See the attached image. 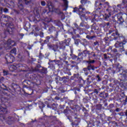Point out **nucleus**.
<instances>
[{
	"mask_svg": "<svg viewBox=\"0 0 127 127\" xmlns=\"http://www.w3.org/2000/svg\"><path fill=\"white\" fill-rule=\"evenodd\" d=\"M105 2V0H97L95 3L94 8L96 12H99V14H101L103 11V10L108 7V8L106 9V13L103 16L104 20L108 21L109 19L110 16L113 14V11L112 10L113 7L109 5L108 2Z\"/></svg>",
	"mask_w": 127,
	"mask_h": 127,
	"instance_id": "nucleus-1",
	"label": "nucleus"
},
{
	"mask_svg": "<svg viewBox=\"0 0 127 127\" xmlns=\"http://www.w3.org/2000/svg\"><path fill=\"white\" fill-rule=\"evenodd\" d=\"M59 32L57 31L55 36H53L52 35L46 36V39L44 40V42L47 43L48 48L54 51L55 52L59 51V45L54 44L55 42H59Z\"/></svg>",
	"mask_w": 127,
	"mask_h": 127,
	"instance_id": "nucleus-2",
	"label": "nucleus"
},
{
	"mask_svg": "<svg viewBox=\"0 0 127 127\" xmlns=\"http://www.w3.org/2000/svg\"><path fill=\"white\" fill-rule=\"evenodd\" d=\"M80 3L81 4L78 6L73 8L72 12L77 14L80 18H82L85 16L86 8L85 7H88V5L91 4V1L88 0H81Z\"/></svg>",
	"mask_w": 127,
	"mask_h": 127,
	"instance_id": "nucleus-3",
	"label": "nucleus"
},
{
	"mask_svg": "<svg viewBox=\"0 0 127 127\" xmlns=\"http://www.w3.org/2000/svg\"><path fill=\"white\" fill-rule=\"evenodd\" d=\"M123 14L122 12H119L115 14L112 18H113L112 22L113 25L115 28H116L117 24H122L125 22V19L123 17Z\"/></svg>",
	"mask_w": 127,
	"mask_h": 127,
	"instance_id": "nucleus-4",
	"label": "nucleus"
},
{
	"mask_svg": "<svg viewBox=\"0 0 127 127\" xmlns=\"http://www.w3.org/2000/svg\"><path fill=\"white\" fill-rule=\"evenodd\" d=\"M108 34L111 35L113 37V40H121V39H124L123 35L119 33L118 30H114L113 29L109 30L108 31Z\"/></svg>",
	"mask_w": 127,
	"mask_h": 127,
	"instance_id": "nucleus-5",
	"label": "nucleus"
},
{
	"mask_svg": "<svg viewBox=\"0 0 127 127\" xmlns=\"http://www.w3.org/2000/svg\"><path fill=\"white\" fill-rule=\"evenodd\" d=\"M127 43V41L126 40H123L122 42L117 41L114 45L116 48H118L119 51L122 53L125 52V47L124 45Z\"/></svg>",
	"mask_w": 127,
	"mask_h": 127,
	"instance_id": "nucleus-6",
	"label": "nucleus"
},
{
	"mask_svg": "<svg viewBox=\"0 0 127 127\" xmlns=\"http://www.w3.org/2000/svg\"><path fill=\"white\" fill-rule=\"evenodd\" d=\"M34 0H18V6L21 11H22L24 9V4L30 5L32 3V1Z\"/></svg>",
	"mask_w": 127,
	"mask_h": 127,
	"instance_id": "nucleus-7",
	"label": "nucleus"
},
{
	"mask_svg": "<svg viewBox=\"0 0 127 127\" xmlns=\"http://www.w3.org/2000/svg\"><path fill=\"white\" fill-rule=\"evenodd\" d=\"M70 41L71 39L68 38L67 40H65L64 41L59 42V45H58L59 51L61 49L63 51L64 50L66 46H69Z\"/></svg>",
	"mask_w": 127,
	"mask_h": 127,
	"instance_id": "nucleus-8",
	"label": "nucleus"
},
{
	"mask_svg": "<svg viewBox=\"0 0 127 127\" xmlns=\"http://www.w3.org/2000/svg\"><path fill=\"white\" fill-rule=\"evenodd\" d=\"M89 51L87 50H85L83 51L82 53H78V58H77V64H79L83 60V57H86L87 55H89Z\"/></svg>",
	"mask_w": 127,
	"mask_h": 127,
	"instance_id": "nucleus-9",
	"label": "nucleus"
},
{
	"mask_svg": "<svg viewBox=\"0 0 127 127\" xmlns=\"http://www.w3.org/2000/svg\"><path fill=\"white\" fill-rule=\"evenodd\" d=\"M89 32V34H100L101 32L100 29L97 27L94 26V24L91 25V28L89 30H87Z\"/></svg>",
	"mask_w": 127,
	"mask_h": 127,
	"instance_id": "nucleus-10",
	"label": "nucleus"
},
{
	"mask_svg": "<svg viewBox=\"0 0 127 127\" xmlns=\"http://www.w3.org/2000/svg\"><path fill=\"white\" fill-rule=\"evenodd\" d=\"M47 6L49 9V11L47 9H43L42 14H48L50 12H53L54 11V6L52 4L51 2H49L47 3Z\"/></svg>",
	"mask_w": 127,
	"mask_h": 127,
	"instance_id": "nucleus-11",
	"label": "nucleus"
},
{
	"mask_svg": "<svg viewBox=\"0 0 127 127\" xmlns=\"http://www.w3.org/2000/svg\"><path fill=\"white\" fill-rule=\"evenodd\" d=\"M77 29H75L73 28H72V30L73 31L72 32H70V34L71 35H73V34H75V35H78V32H79V34L80 35H83L84 33V30H85V29L84 28H80L79 29L78 28H76Z\"/></svg>",
	"mask_w": 127,
	"mask_h": 127,
	"instance_id": "nucleus-12",
	"label": "nucleus"
},
{
	"mask_svg": "<svg viewBox=\"0 0 127 127\" xmlns=\"http://www.w3.org/2000/svg\"><path fill=\"white\" fill-rule=\"evenodd\" d=\"M5 60L7 62V64H11L14 60H15V58L13 56H12L10 54H8L5 56Z\"/></svg>",
	"mask_w": 127,
	"mask_h": 127,
	"instance_id": "nucleus-13",
	"label": "nucleus"
},
{
	"mask_svg": "<svg viewBox=\"0 0 127 127\" xmlns=\"http://www.w3.org/2000/svg\"><path fill=\"white\" fill-rule=\"evenodd\" d=\"M15 30V28L14 27V26L13 24H9L7 29V31L9 32L10 34H12V32L14 31Z\"/></svg>",
	"mask_w": 127,
	"mask_h": 127,
	"instance_id": "nucleus-14",
	"label": "nucleus"
},
{
	"mask_svg": "<svg viewBox=\"0 0 127 127\" xmlns=\"http://www.w3.org/2000/svg\"><path fill=\"white\" fill-rule=\"evenodd\" d=\"M7 46H10V47L16 46L17 45L16 43L15 42V41L13 40H11V39H9L7 41Z\"/></svg>",
	"mask_w": 127,
	"mask_h": 127,
	"instance_id": "nucleus-15",
	"label": "nucleus"
},
{
	"mask_svg": "<svg viewBox=\"0 0 127 127\" xmlns=\"http://www.w3.org/2000/svg\"><path fill=\"white\" fill-rule=\"evenodd\" d=\"M104 59L106 60L110 61V62H111L112 63H113V62L114 61L115 64H116V63L117 61V58L110 59V57L109 56H108L106 54H104Z\"/></svg>",
	"mask_w": 127,
	"mask_h": 127,
	"instance_id": "nucleus-16",
	"label": "nucleus"
},
{
	"mask_svg": "<svg viewBox=\"0 0 127 127\" xmlns=\"http://www.w3.org/2000/svg\"><path fill=\"white\" fill-rule=\"evenodd\" d=\"M88 12L86 11V9H85V16L84 17H82L81 18L79 16V15H78L79 18H80V19L82 20V22L80 23L79 26H81L82 27H85V26H86V25L87 24V23L84 22V21H83V18H85L86 17V14H87Z\"/></svg>",
	"mask_w": 127,
	"mask_h": 127,
	"instance_id": "nucleus-17",
	"label": "nucleus"
},
{
	"mask_svg": "<svg viewBox=\"0 0 127 127\" xmlns=\"http://www.w3.org/2000/svg\"><path fill=\"white\" fill-rule=\"evenodd\" d=\"M54 23L56 26H58L61 28V30H64V25L62 24V22L60 21V20L54 21Z\"/></svg>",
	"mask_w": 127,
	"mask_h": 127,
	"instance_id": "nucleus-18",
	"label": "nucleus"
},
{
	"mask_svg": "<svg viewBox=\"0 0 127 127\" xmlns=\"http://www.w3.org/2000/svg\"><path fill=\"white\" fill-rule=\"evenodd\" d=\"M113 49V47H109V48H108V49H107V52H110L111 51L110 53H111V55H113L114 54H117L118 53V50H117V49Z\"/></svg>",
	"mask_w": 127,
	"mask_h": 127,
	"instance_id": "nucleus-19",
	"label": "nucleus"
},
{
	"mask_svg": "<svg viewBox=\"0 0 127 127\" xmlns=\"http://www.w3.org/2000/svg\"><path fill=\"white\" fill-rule=\"evenodd\" d=\"M127 4V0H123L121 4H118L117 7H120L121 9L124 8L125 5Z\"/></svg>",
	"mask_w": 127,
	"mask_h": 127,
	"instance_id": "nucleus-20",
	"label": "nucleus"
},
{
	"mask_svg": "<svg viewBox=\"0 0 127 127\" xmlns=\"http://www.w3.org/2000/svg\"><path fill=\"white\" fill-rule=\"evenodd\" d=\"M41 20V19L39 14H37V15H35L34 19H33V21L37 23V22L40 21Z\"/></svg>",
	"mask_w": 127,
	"mask_h": 127,
	"instance_id": "nucleus-21",
	"label": "nucleus"
},
{
	"mask_svg": "<svg viewBox=\"0 0 127 127\" xmlns=\"http://www.w3.org/2000/svg\"><path fill=\"white\" fill-rule=\"evenodd\" d=\"M70 52H71V54L70 55L72 59V60H76V59H77L76 61H77L78 60V58L79 57H78L76 55L73 54V50L71 49L70 50ZM76 64H77V61H76Z\"/></svg>",
	"mask_w": 127,
	"mask_h": 127,
	"instance_id": "nucleus-22",
	"label": "nucleus"
},
{
	"mask_svg": "<svg viewBox=\"0 0 127 127\" xmlns=\"http://www.w3.org/2000/svg\"><path fill=\"white\" fill-rule=\"evenodd\" d=\"M6 112L7 109L0 106V115H2L3 114H6Z\"/></svg>",
	"mask_w": 127,
	"mask_h": 127,
	"instance_id": "nucleus-23",
	"label": "nucleus"
},
{
	"mask_svg": "<svg viewBox=\"0 0 127 127\" xmlns=\"http://www.w3.org/2000/svg\"><path fill=\"white\" fill-rule=\"evenodd\" d=\"M64 3V6H65L64 10H66L68 7V1L67 0H63Z\"/></svg>",
	"mask_w": 127,
	"mask_h": 127,
	"instance_id": "nucleus-24",
	"label": "nucleus"
},
{
	"mask_svg": "<svg viewBox=\"0 0 127 127\" xmlns=\"http://www.w3.org/2000/svg\"><path fill=\"white\" fill-rule=\"evenodd\" d=\"M86 38L89 40H95V39L96 38V36H91L90 35H86Z\"/></svg>",
	"mask_w": 127,
	"mask_h": 127,
	"instance_id": "nucleus-25",
	"label": "nucleus"
},
{
	"mask_svg": "<svg viewBox=\"0 0 127 127\" xmlns=\"http://www.w3.org/2000/svg\"><path fill=\"white\" fill-rule=\"evenodd\" d=\"M95 56H96V55L94 52H91V53H90V52L89 51V54H88L89 59L94 58L95 57Z\"/></svg>",
	"mask_w": 127,
	"mask_h": 127,
	"instance_id": "nucleus-26",
	"label": "nucleus"
},
{
	"mask_svg": "<svg viewBox=\"0 0 127 127\" xmlns=\"http://www.w3.org/2000/svg\"><path fill=\"white\" fill-rule=\"evenodd\" d=\"M55 30H56V27L53 26H51L49 28V31L50 34H52V32H54V31H55Z\"/></svg>",
	"mask_w": 127,
	"mask_h": 127,
	"instance_id": "nucleus-27",
	"label": "nucleus"
},
{
	"mask_svg": "<svg viewBox=\"0 0 127 127\" xmlns=\"http://www.w3.org/2000/svg\"><path fill=\"white\" fill-rule=\"evenodd\" d=\"M42 69H43V67H41L40 64H38L37 65V67H35V71H41V70H42Z\"/></svg>",
	"mask_w": 127,
	"mask_h": 127,
	"instance_id": "nucleus-28",
	"label": "nucleus"
},
{
	"mask_svg": "<svg viewBox=\"0 0 127 127\" xmlns=\"http://www.w3.org/2000/svg\"><path fill=\"white\" fill-rule=\"evenodd\" d=\"M3 17L4 18L3 21L4 22H9L10 19V17L9 16H4Z\"/></svg>",
	"mask_w": 127,
	"mask_h": 127,
	"instance_id": "nucleus-29",
	"label": "nucleus"
},
{
	"mask_svg": "<svg viewBox=\"0 0 127 127\" xmlns=\"http://www.w3.org/2000/svg\"><path fill=\"white\" fill-rule=\"evenodd\" d=\"M111 17L109 16V19L108 20H105V21H109V22H107L106 23V25L107 26H112V21L111 20H110V17Z\"/></svg>",
	"mask_w": 127,
	"mask_h": 127,
	"instance_id": "nucleus-30",
	"label": "nucleus"
},
{
	"mask_svg": "<svg viewBox=\"0 0 127 127\" xmlns=\"http://www.w3.org/2000/svg\"><path fill=\"white\" fill-rule=\"evenodd\" d=\"M50 63H53L54 62L55 63V64H59V63H60V60H49Z\"/></svg>",
	"mask_w": 127,
	"mask_h": 127,
	"instance_id": "nucleus-31",
	"label": "nucleus"
},
{
	"mask_svg": "<svg viewBox=\"0 0 127 127\" xmlns=\"http://www.w3.org/2000/svg\"><path fill=\"white\" fill-rule=\"evenodd\" d=\"M33 31H39L40 28L37 25H33Z\"/></svg>",
	"mask_w": 127,
	"mask_h": 127,
	"instance_id": "nucleus-32",
	"label": "nucleus"
},
{
	"mask_svg": "<svg viewBox=\"0 0 127 127\" xmlns=\"http://www.w3.org/2000/svg\"><path fill=\"white\" fill-rule=\"evenodd\" d=\"M16 48H13V49H12V50H11V51H10V53L11 54H14V55L16 54Z\"/></svg>",
	"mask_w": 127,
	"mask_h": 127,
	"instance_id": "nucleus-33",
	"label": "nucleus"
},
{
	"mask_svg": "<svg viewBox=\"0 0 127 127\" xmlns=\"http://www.w3.org/2000/svg\"><path fill=\"white\" fill-rule=\"evenodd\" d=\"M88 69L89 70H95V66H94V65H92V64H89V65L88 66Z\"/></svg>",
	"mask_w": 127,
	"mask_h": 127,
	"instance_id": "nucleus-34",
	"label": "nucleus"
},
{
	"mask_svg": "<svg viewBox=\"0 0 127 127\" xmlns=\"http://www.w3.org/2000/svg\"><path fill=\"white\" fill-rule=\"evenodd\" d=\"M95 60H89V61H85L84 62L87 63V64H93L95 63Z\"/></svg>",
	"mask_w": 127,
	"mask_h": 127,
	"instance_id": "nucleus-35",
	"label": "nucleus"
},
{
	"mask_svg": "<svg viewBox=\"0 0 127 127\" xmlns=\"http://www.w3.org/2000/svg\"><path fill=\"white\" fill-rule=\"evenodd\" d=\"M18 61L19 62H21L23 61V58L20 55H19L18 56Z\"/></svg>",
	"mask_w": 127,
	"mask_h": 127,
	"instance_id": "nucleus-36",
	"label": "nucleus"
},
{
	"mask_svg": "<svg viewBox=\"0 0 127 127\" xmlns=\"http://www.w3.org/2000/svg\"><path fill=\"white\" fill-rule=\"evenodd\" d=\"M38 57L39 58V59H43L44 57V56L40 52V54H39V56H38Z\"/></svg>",
	"mask_w": 127,
	"mask_h": 127,
	"instance_id": "nucleus-37",
	"label": "nucleus"
},
{
	"mask_svg": "<svg viewBox=\"0 0 127 127\" xmlns=\"http://www.w3.org/2000/svg\"><path fill=\"white\" fill-rule=\"evenodd\" d=\"M41 4L42 6H45L46 5V3L45 1L43 0V1H41Z\"/></svg>",
	"mask_w": 127,
	"mask_h": 127,
	"instance_id": "nucleus-38",
	"label": "nucleus"
},
{
	"mask_svg": "<svg viewBox=\"0 0 127 127\" xmlns=\"http://www.w3.org/2000/svg\"><path fill=\"white\" fill-rule=\"evenodd\" d=\"M80 42H81V41L80 39H76L75 42V45H78L79 43H80Z\"/></svg>",
	"mask_w": 127,
	"mask_h": 127,
	"instance_id": "nucleus-39",
	"label": "nucleus"
},
{
	"mask_svg": "<svg viewBox=\"0 0 127 127\" xmlns=\"http://www.w3.org/2000/svg\"><path fill=\"white\" fill-rule=\"evenodd\" d=\"M39 36L41 38H43L44 37V33L43 32H40Z\"/></svg>",
	"mask_w": 127,
	"mask_h": 127,
	"instance_id": "nucleus-40",
	"label": "nucleus"
},
{
	"mask_svg": "<svg viewBox=\"0 0 127 127\" xmlns=\"http://www.w3.org/2000/svg\"><path fill=\"white\" fill-rule=\"evenodd\" d=\"M84 27H85V28H86V29H90V25H88L87 23H86V24L85 25V26Z\"/></svg>",
	"mask_w": 127,
	"mask_h": 127,
	"instance_id": "nucleus-41",
	"label": "nucleus"
},
{
	"mask_svg": "<svg viewBox=\"0 0 127 127\" xmlns=\"http://www.w3.org/2000/svg\"><path fill=\"white\" fill-rule=\"evenodd\" d=\"M3 75H7L8 74V71L3 70Z\"/></svg>",
	"mask_w": 127,
	"mask_h": 127,
	"instance_id": "nucleus-42",
	"label": "nucleus"
},
{
	"mask_svg": "<svg viewBox=\"0 0 127 127\" xmlns=\"http://www.w3.org/2000/svg\"><path fill=\"white\" fill-rule=\"evenodd\" d=\"M18 35L19 37H21V39H22L24 36V34L23 33H19Z\"/></svg>",
	"mask_w": 127,
	"mask_h": 127,
	"instance_id": "nucleus-43",
	"label": "nucleus"
},
{
	"mask_svg": "<svg viewBox=\"0 0 127 127\" xmlns=\"http://www.w3.org/2000/svg\"><path fill=\"white\" fill-rule=\"evenodd\" d=\"M36 60L35 59L31 58L30 60V62H31V64H33V62L36 61Z\"/></svg>",
	"mask_w": 127,
	"mask_h": 127,
	"instance_id": "nucleus-44",
	"label": "nucleus"
},
{
	"mask_svg": "<svg viewBox=\"0 0 127 127\" xmlns=\"http://www.w3.org/2000/svg\"><path fill=\"white\" fill-rule=\"evenodd\" d=\"M3 11H4V12H5V13H7V12H8V9L7 8H4V9H3Z\"/></svg>",
	"mask_w": 127,
	"mask_h": 127,
	"instance_id": "nucleus-45",
	"label": "nucleus"
},
{
	"mask_svg": "<svg viewBox=\"0 0 127 127\" xmlns=\"http://www.w3.org/2000/svg\"><path fill=\"white\" fill-rule=\"evenodd\" d=\"M40 43L42 47H43L45 44H47V43H45V42H44H44H40Z\"/></svg>",
	"mask_w": 127,
	"mask_h": 127,
	"instance_id": "nucleus-46",
	"label": "nucleus"
},
{
	"mask_svg": "<svg viewBox=\"0 0 127 127\" xmlns=\"http://www.w3.org/2000/svg\"><path fill=\"white\" fill-rule=\"evenodd\" d=\"M90 21H91V23H95V18L90 19Z\"/></svg>",
	"mask_w": 127,
	"mask_h": 127,
	"instance_id": "nucleus-47",
	"label": "nucleus"
},
{
	"mask_svg": "<svg viewBox=\"0 0 127 127\" xmlns=\"http://www.w3.org/2000/svg\"><path fill=\"white\" fill-rule=\"evenodd\" d=\"M104 92H101L100 94V97H101V98H104V96L102 95H104Z\"/></svg>",
	"mask_w": 127,
	"mask_h": 127,
	"instance_id": "nucleus-48",
	"label": "nucleus"
},
{
	"mask_svg": "<svg viewBox=\"0 0 127 127\" xmlns=\"http://www.w3.org/2000/svg\"><path fill=\"white\" fill-rule=\"evenodd\" d=\"M93 44H94V46H97L99 44V43L98 41H96V42H94Z\"/></svg>",
	"mask_w": 127,
	"mask_h": 127,
	"instance_id": "nucleus-49",
	"label": "nucleus"
},
{
	"mask_svg": "<svg viewBox=\"0 0 127 127\" xmlns=\"http://www.w3.org/2000/svg\"><path fill=\"white\" fill-rule=\"evenodd\" d=\"M97 78H98V81H101V78H100V77H99V75H97Z\"/></svg>",
	"mask_w": 127,
	"mask_h": 127,
	"instance_id": "nucleus-50",
	"label": "nucleus"
},
{
	"mask_svg": "<svg viewBox=\"0 0 127 127\" xmlns=\"http://www.w3.org/2000/svg\"><path fill=\"white\" fill-rule=\"evenodd\" d=\"M13 67V65H12V66H11V67H9V70H10V71H13V70H12V68Z\"/></svg>",
	"mask_w": 127,
	"mask_h": 127,
	"instance_id": "nucleus-51",
	"label": "nucleus"
},
{
	"mask_svg": "<svg viewBox=\"0 0 127 127\" xmlns=\"http://www.w3.org/2000/svg\"><path fill=\"white\" fill-rule=\"evenodd\" d=\"M63 62H64V63L65 64H68V61H64Z\"/></svg>",
	"mask_w": 127,
	"mask_h": 127,
	"instance_id": "nucleus-52",
	"label": "nucleus"
},
{
	"mask_svg": "<svg viewBox=\"0 0 127 127\" xmlns=\"http://www.w3.org/2000/svg\"><path fill=\"white\" fill-rule=\"evenodd\" d=\"M62 20H64L65 19V17H64V15H63V16H62Z\"/></svg>",
	"mask_w": 127,
	"mask_h": 127,
	"instance_id": "nucleus-53",
	"label": "nucleus"
},
{
	"mask_svg": "<svg viewBox=\"0 0 127 127\" xmlns=\"http://www.w3.org/2000/svg\"><path fill=\"white\" fill-rule=\"evenodd\" d=\"M26 53H27V54L28 55V56L29 57V56L30 55V54H29V52H28V51H26Z\"/></svg>",
	"mask_w": 127,
	"mask_h": 127,
	"instance_id": "nucleus-54",
	"label": "nucleus"
},
{
	"mask_svg": "<svg viewBox=\"0 0 127 127\" xmlns=\"http://www.w3.org/2000/svg\"><path fill=\"white\" fill-rule=\"evenodd\" d=\"M0 79V80H1V82L3 80L4 77H1Z\"/></svg>",
	"mask_w": 127,
	"mask_h": 127,
	"instance_id": "nucleus-55",
	"label": "nucleus"
},
{
	"mask_svg": "<svg viewBox=\"0 0 127 127\" xmlns=\"http://www.w3.org/2000/svg\"><path fill=\"white\" fill-rule=\"evenodd\" d=\"M3 10V8L2 7H0V11L2 12Z\"/></svg>",
	"mask_w": 127,
	"mask_h": 127,
	"instance_id": "nucleus-56",
	"label": "nucleus"
},
{
	"mask_svg": "<svg viewBox=\"0 0 127 127\" xmlns=\"http://www.w3.org/2000/svg\"><path fill=\"white\" fill-rule=\"evenodd\" d=\"M29 50H30L32 49L31 47H28L27 48Z\"/></svg>",
	"mask_w": 127,
	"mask_h": 127,
	"instance_id": "nucleus-57",
	"label": "nucleus"
},
{
	"mask_svg": "<svg viewBox=\"0 0 127 127\" xmlns=\"http://www.w3.org/2000/svg\"><path fill=\"white\" fill-rule=\"evenodd\" d=\"M67 35H64V38H67Z\"/></svg>",
	"mask_w": 127,
	"mask_h": 127,
	"instance_id": "nucleus-58",
	"label": "nucleus"
},
{
	"mask_svg": "<svg viewBox=\"0 0 127 127\" xmlns=\"http://www.w3.org/2000/svg\"><path fill=\"white\" fill-rule=\"evenodd\" d=\"M35 35L37 37L38 36V35L37 33H35Z\"/></svg>",
	"mask_w": 127,
	"mask_h": 127,
	"instance_id": "nucleus-59",
	"label": "nucleus"
},
{
	"mask_svg": "<svg viewBox=\"0 0 127 127\" xmlns=\"http://www.w3.org/2000/svg\"><path fill=\"white\" fill-rule=\"evenodd\" d=\"M126 14L127 15V8H126Z\"/></svg>",
	"mask_w": 127,
	"mask_h": 127,
	"instance_id": "nucleus-60",
	"label": "nucleus"
},
{
	"mask_svg": "<svg viewBox=\"0 0 127 127\" xmlns=\"http://www.w3.org/2000/svg\"><path fill=\"white\" fill-rule=\"evenodd\" d=\"M80 43H81V44H82L83 45H84V43L80 42Z\"/></svg>",
	"mask_w": 127,
	"mask_h": 127,
	"instance_id": "nucleus-61",
	"label": "nucleus"
},
{
	"mask_svg": "<svg viewBox=\"0 0 127 127\" xmlns=\"http://www.w3.org/2000/svg\"><path fill=\"white\" fill-rule=\"evenodd\" d=\"M125 55H127V51L125 52Z\"/></svg>",
	"mask_w": 127,
	"mask_h": 127,
	"instance_id": "nucleus-62",
	"label": "nucleus"
},
{
	"mask_svg": "<svg viewBox=\"0 0 127 127\" xmlns=\"http://www.w3.org/2000/svg\"><path fill=\"white\" fill-rule=\"evenodd\" d=\"M126 116H127V112H126Z\"/></svg>",
	"mask_w": 127,
	"mask_h": 127,
	"instance_id": "nucleus-63",
	"label": "nucleus"
},
{
	"mask_svg": "<svg viewBox=\"0 0 127 127\" xmlns=\"http://www.w3.org/2000/svg\"><path fill=\"white\" fill-rule=\"evenodd\" d=\"M105 95H106V97H107L108 94L106 93Z\"/></svg>",
	"mask_w": 127,
	"mask_h": 127,
	"instance_id": "nucleus-64",
	"label": "nucleus"
}]
</instances>
